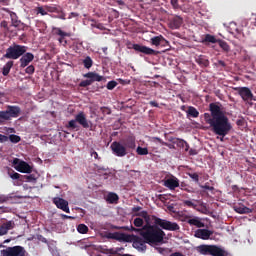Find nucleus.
Wrapping results in <instances>:
<instances>
[{"instance_id":"nucleus-1","label":"nucleus","mask_w":256,"mask_h":256,"mask_svg":"<svg viewBox=\"0 0 256 256\" xmlns=\"http://www.w3.org/2000/svg\"><path fill=\"white\" fill-rule=\"evenodd\" d=\"M142 237V238H141ZM141 237L134 234L109 233L108 239H115L124 243H133L132 246L138 251H147L148 245H161L165 239V232L158 225L145 224L141 230Z\"/></svg>"},{"instance_id":"nucleus-2","label":"nucleus","mask_w":256,"mask_h":256,"mask_svg":"<svg viewBox=\"0 0 256 256\" xmlns=\"http://www.w3.org/2000/svg\"><path fill=\"white\" fill-rule=\"evenodd\" d=\"M209 113H204V121L207 125H210L213 133L219 135V137H226L231 133L233 126L229 121V117L225 115V112L221 109V106L217 103L209 104Z\"/></svg>"},{"instance_id":"nucleus-3","label":"nucleus","mask_w":256,"mask_h":256,"mask_svg":"<svg viewBox=\"0 0 256 256\" xmlns=\"http://www.w3.org/2000/svg\"><path fill=\"white\" fill-rule=\"evenodd\" d=\"M137 147V143L135 142V136L129 135L121 142L114 141L110 145V149L116 157H125L128 155L129 151H133Z\"/></svg>"},{"instance_id":"nucleus-4","label":"nucleus","mask_w":256,"mask_h":256,"mask_svg":"<svg viewBox=\"0 0 256 256\" xmlns=\"http://www.w3.org/2000/svg\"><path fill=\"white\" fill-rule=\"evenodd\" d=\"M77 123H79L83 129H89V127H91V121L87 120V116L83 111L76 114L75 119L70 120L66 127L72 131H79V125H77Z\"/></svg>"},{"instance_id":"nucleus-5","label":"nucleus","mask_w":256,"mask_h":256,"mask_svg":"<svg viewBox=\"0 0 256 256\" xmlns=\"http://www.w3.org/2000/svg\"><path fill=\"white\" fill-rule=\"evenodd\" d=\"M27 53V46L14 44L6 49V53L4 54L5 59L17 60L20 57H23Z\"/></svg>"},{"instance_id":"nucleus-6","label":"nucleus","mask_w":256,"mask_h":256,"mask_svg":"<svg viewBox=\"0 0 256 256\" xmlns=\"http://www.w3.org/2000/svg\"><path fill=\"white\" fill-rule=\"evenodd\" d=\"M5 111H0V124L3 121H11L17 119L21 115V107L8 105Z\"/></svg>"},{"instance_id":"nucleus-7","label":"nucleus","mask_w":256,"mask_h":256,"mask_svg":"<svg viewBox=\"0 0 256 256\" xmlns=\"http://www.w3.org/2000/svg\"><path fill=\"white\" fill-rule=\"evenodd\" d=\"M154 219V225L161 227V229H164L165 231H179V229H181V227H179V224H177L176 222H171L169 220L161 219L159 217H156Z\"/></svg>"},{"instance_id":"nucleus-8","label":"nucleus","mask_w":256,"mask_h":256,"mask_svg":"<svg viewBox=\"0 0 256 256\" xmlns=\"http://www.w3.org/2000/svg\"><path fill=\"white\" fill-rule=\"evenodd\" d=\"M2 256H27V250L23 246L7 247L0 251Z\"/></svg>"},{"instance_id":"nucleus-9","label":"nucleus","mask_w":256,"mask_h":256,"mask_svg":"<svg viewBox=\"0 0 256 256\" xmlns=\"http://www.w3.org/2000/svg\"><path fill=\"white\" fill-rule=\"evenodd\" d=\"M128 49H134L137 53H143L144 55H159V51L153 50V48L143 46L141 44H129Z\"/></svg>"},{"instance_id":"nucleus-10","label":"nucleus","mask_w":256,"mask_h":256,"mask_svg":"<svg viewBox=\"0 0 256 256\" xmlns=\"http://www.w3.org/2000/svg\"><path fill=\"white\" fill-rule=\"evenodd\" d=\"M201 251L204 254L213 256H225V251L217 246L203 245L201 246Z\"/></svg>"},{"instance_id":"nucleus-11","label":"nucleus","mask_w":256,"mask_h":256,"mask_svg":"<svg viewBox=\"0 0 256 256\" xmlns=\"http://www.w3.org/2000/svg\"><path fill=\"white\" fill-rule=\"evenodd\" d=\"M52 203L56 205L57 209H61L64 213H71L69 209V202L61 197H54Z\"/></svg>"},{"instance_id":"nucleus-12","label":"nucleus","mask_w":256,"mask_h":256,"mask_svg":"<svg viewBox=\"0 0 256 256\" xmlns=\"http://www.w3.org/2000/svg\"><path fill=\"white\" fill-rule=\"evenodd\" d=\"M213 235V231L209 229H197L194 233V237L197 239H202L203 241H207Z\"/></svg>"},{"instance_id":"nucleus-13","label":"nucleus","mask_w":256,"mask_h":256,"mask_svg":"<svg viewBox=\"0 0 256 256\" xmlns=\"http://www.w3.org/2000/svg\"><path fill=\"white\" fill-rule=\"evenodd\" d=\"M236 91H238L243 101H251L253 99V92L247 87L236 88Z\"/></svg>"},{"instance_id":"nucleus-14","label":"nucleus","mask_w":256,"mask_h":256,"mask_svg":"<svg viewBox=\"0 0 256 256\" xmlns=\"http://www.w3.org/2000/svg\"><path fill=\"white\" fill-rule=\"evenodd\" d=\"M20 67L21 69H25V67H28L29 63L35 59V55L31 52H25L22 56H20Z\"/></svg>"},{"instance_id":"nucleus-15","label":"nucleus","mask_w":256,"mask_h":256,"mask_svg":"<svg viewBox=\"0 0 256 256\" xmlns=\"http://www.w3.org/2000/svg\"><path fill=\"white\" fill-rule=\"evenodd\" d=\"M11 229H15V221L10 220L0 224V237L7 235Z\"/></svg>"},{"instance_id":"nucleus-16","label":"nucleus","mask_w":256,"mask_h":256,"mask_svg":"<svg viewBox=\"0 0 256 256\" xmlns=\"http://www.w3.org/2000/svg\"><path fill=\"white\" fill-rule=\"evenodd\" d=\"M83 77H85V79H89L92 85L93 83H95V81L100 83V81H103L105 79L103 76L97 74V72H88L84 74Z\"/></svg>"},{"instance_id":"nucleus-17","label":"nucleus","mask_w":256,"mask_h":256,"mask_svg":"<svg viewBox=\"0 0 256 256\" xmlns=\"http://www.w3.org/2000/svg\"><path fill=\"white\" fill-rule=\"evenodd\" d=\"M136 215H137V217H142V219H144L146 225H150L153 222L155 223V218H157V216H155V215H149V213L145 210L139 212Z\"/></svg>"},{"instance_id":"nucleus-18","label":"nucleus","mask_w":256,"mask_h":256,"mask_svg":"<svg viewBox=\"0 0 256 256\" xmlns=\"http://www.w3.org/2000/svg\"><path fill=\"white\" fill-rule=\"evenodd\" d=\"M164 185L170 189V191H175L177 187H179V179L173 177V178H168L167 180L164 181Z\"/></svg>"},{"instance_id":"nucleus-19","label":"nucleus","mask_w":256,"mask_h":256,"mask_svg":"<svg viewBox=\"0 0 256 256\" xmlns=\"http://www.w3.org/2000/svg\"><path fill=\"white\" fill-rule=\"evenodd\" d=\"M16 170L19 171V173H31L33 168L29 165V163L20 161L16 167Z\"/></svg>"},{"instance_id":"nucleus-20","label":"nucleus","mask_w":256,"mask_h":256,"mask_svg":"<svg viewBox=\"0 0 256 256\" xmlns=\"http://www.w3.org/2000/svg\"><path fill=\"white\" fill-rule=\"evenodd\" d=\"M183 25V18L180 16H174L169 20V27L170 29H179Z\"/></svg>"},{"instance_id":"nucleus-21","label":"nucleus","mask_w":256,"mask_h":256,"mask_svg":"<svg viewBox=\"0 0 256 256\" xmlns=\"http://www.w3.org/2000/svg\"><path fill=\"white\" fill-rule=\"evenodd\" d=\"M233 209L236 213H239V215H249V213H253V209L244 205H234Z\"/></svg>"},{"instance_id":"nucleus-22","label":"nucleus","mask_w":256,"mask_h":256,"mask_svg":"<svg viewBox=\"0 0 256 256\" xmlns=\"http://www.w3.org/2000/svg\"><path fill=\"white\" fill-rule=\"evenodd\" d=\"M55 34L60 36L58 38L59 43H61L62 45H67V41L65 40V38L70 36L69 33L61 30V28H55Z\"/></svg>"},{"instance_id":"nucleus-23","label":"nucleus","mask_w":256,"mask_h":256,"mask_svg":"<svg viewBox=\"0 0 256 256\" xmlns=\"http://www.w3.org/2000/svg\"><path fill=\"white\" fill-rule=\"evenodd\" d=\"M9 13H10V19H11L10 27H20L21 25H23L21 20H19L17 13L11 12V11H9Z\"/></svg>"},{"instance_id":"nucleus-24","label":"nucleus","mask_w":256,"mask_h":256,"mask_svg":"<svg viewBox=\"0 0 256 256\" xmlns=\"http://www.w3.org/2000/svg\"><path fill=\"white\" fill-rule=\"evenodd\" d=\"M187 223L188 225H193L194 227H198V229L205 227V223H203L199 217L188 219Z\"/></svg>"},{"instance_id":"nucleus-25","label":"nucleus","mask_w":256,"mask_h":256,"mask_svg":"<svg viewBox=\"0 0 256 256\" xmlns=\"http://www.w3.org/2000/svg\"><path fill=\"white\" fill-rule=\"evenodd\" d=\"M195 61L200 67H209V59L204 55L197 56Z\"/></svg>"},{"instance_id":"nucleus-26","label":"nucleus","mask_w":256,"mask_h":256,"mask_svg":"<svg viewBox=\"0 0 256 256\" xmlns=\"http://www.w3.org/2000/svg\"><path fill=\"white\" fill-rule=\"evenodd\" d=\"M186 114L188 119L189 117H193V119H197V117H199V110H197V108L193 106H189L188 110L186 111Z\"/></svg>"},{"instance_id":"nucleus-27","label":"nucleus","mask_w":256,"mask_h":256,"mask_svg":"<svg viewBox=\"0 0 256 256\" xmlns=\"http://www.w3.org/2000/svg\"><path fill=\"white\" fill-rule=\"evenodd\" d=\"M150 41H151V45H155V47H159V45H161L163 41H167V40H165V38L162 35H159V36L152 37Z\"/></svg>"},{"instance_id":"nucleus-28","label":"nucleus","mask_w":256,"mask_h":256,"mask_svg":"<svg viewBox=\"0 0 256 256\" xmlns=\"http://www.w3.org/2000/svg\"><path fill=\"white\" fill-rule=\"evenodd\" d=\"M20 181H24L25 183H35L37 178L35 177V174L24 175L21 176Z\"/></svg>"},{"instance_id":"nucleus-29","label":"nucleus","mask_w":256,"mask_h":256,"mask_svg":"<svg viewBox=\"0 0 256 256\" xmlns=\"http://www.w3.org/2000/svg\"><path fill=\"white\" fill-rule=\"evenodd\" d=\"M12 67H13V61H8L2 69V75H4V77H7V75H9V73L11 72Z\"/></svg>"},{"instance_id":"nucleus-30","label":"nucleus","mask_w":256,"mask_h":256,"mask_svg":"<svg viewBox=\"0 0 256 256\" xmlns=\"http://www.w3.org/2000/svg\"><path fill=\"white\" fill-rule=\"evenodd\" d=\"M218 45H219V47L222 48L224 53H229V51H231V46H229V44L224 40L219 39L218 40Z\"/></svg>"},{"instance_id":"nucleus-31","label":"nucleus","mask_w":256,"mask_h":256,"mask_svg":"<svg viewBox=\"0 0 256 256\" xmlns=\"http://www.w3.org/2000/svg\"><path fill=\"white\" fill-rule=\"evenodd\" d=\"M0 27L3 29L4 33H13V30H11L12 26H9V22H7V20H3L0 23Z\"/></svg>"},{"instance_id":"nucleus-32","label":"nucleus","mask_w":256,"mask_h":256,"mask_svg":"<svg viewBox=\"0 0 256 256\" xmlns=\"http://www.w3.org/2000/svg\"><path fill=\"white\" fill-rule=\"evenodd\" d=\"M82 63L85 69H91L93 67V59H91V56L85 57Z\"/></svg>"},{"instance_id":"nucleus-33","label":"nucleus","mask_w":256,"mask_h":256,"mask_svg":"<svg viewBox=\"0 0 256 256\" xmlns=\"http://www.w3.org/2000/svg\"><path fill=\"white\" fill-rule=\"evenodd\" d=\"M77 231L78 233H81V235H87V233H89V227L85 224H79L77 226Z\"/></svg>"},{"instance_id":"nucleus-34","label":"nucleus","mask_w":256,"mask_h":256,"mask_svg":"<svg viewBox=\"0 0 256 256\" xmlns=\"http://www.w3.org/2000/svg\"><path fill=\"white\" fill-rule=\"evenodd\" d=\"M205 43H218L219 39L215 38V36L211 34H206L204 38Z\"/></svg>"},{"instance_id":"nucleus-35","label":"nucleus","mask_w":256,"mask_h":256,"mask_svg":"<svg viewBox=\"0 0 256 256\" xmlns=\"http://www.w3.org/2000/svg\"><path fill=\"white\" fill-rule=\"evenodd\" d=\"M107 201H109V203H116V201H119V196L113 192H110L107 196Z\"/></svg>"},{"instance_id":"nucleus-36","label":"nucleus","mask_w":256,"mask_h":256,"mask_svg":"<svg viewBox=\"0 0 256 256\" xmlns=\"http://www.w3.org/2000/svg\"><path fill=\"white\" fill-rule=\"evenodd\" d=\"M137 155H149V149L138 146L136 149Z\"/></svg>"},{"instance_id":"nucleus-37","label":"nucleus","mask_w":256,"mask_h":256,"mask_svg":"<svg viewBox=\"0 0 256 256\" xmlns=\"http://www.w3.org/2000/svg\"><path fill=\"white\" fill-rule=\"evenodd\" d=\"M9 141L11 143H19L21 141V136L19 135H15V134H11L9 137H8Z\"/></svg>"},{"instance_id":"nucleus-38","label":"nucleus","mask_w":256,"mask_h":256,"mask_svg":"<svg viewBox=\"0 0 256 256\" xmlns=\"http://www.w3.org/2000/svg\"><path fill=\"white\" fill-rule=\"evenodd\" d=\"M45 9L48 13H59L60 12L59 8L55 5L45 6Z\"/></svg>"},{"instance_id":"nucleus-39","label":"nucleus","mask_w":256,"mask_h":256,"mask_svg":"<svg viewBox=\"0 0 256 256\" xmlns=\"http://www.w3.org/2000/svg\"><path fill=\"white\" fill-rule=\"evenodd\" d=\"M175 145H177V147H180V149H185V145H187V141L178 138L176 139Z\"/></svg>"},{"instance_id":"nucleus-40","label":"nucleus","mask_w":256,"mask_h":256,"mask_svg":"<svg viewBox=\"0 0 256 256\" xmlns=\"http://www.w3.org/2000/svg\"><path fill=\"white\" fill-rule=\"evenodd\" d=\"M25 73H27V75H33V73H35V66L29 65L26 67Z\"/></svg>"},{"instance_id":"nucleus-41","label":"nucleus","mask_w":256,"mask_h":256,"mask_svg":"<svg viewBox=\"0 0 256 256\" xmlns=\"http://www.w3.org/2000/svg\"><path fill=\"white\" fill-rule=\"evenodd\" d=\"M143 218H135L134 219V225L135 227H143Z\"/></svg>"},{"instance_id":"nucleus-42","label":"nucleus","mask_w":256,"mask_h":256,"mask_svg":"<svg viewBox=\"0 0 256 256\" xmlns=\"http://www.w3.org/2000/svg\"><path fill=\"white\" fill-rule=\"evenodd\" d=\"M117 85V82L115 80L109 81L107 83V89L108 91H113V88Z\"/></svg>"},{"instance_id":"nucleus-43","label":"nucleus","mask_w":256,"mask_h":256,"mask_svg":"<svg viewBox=\"0 0 256 256\" xmlns=\"http://www.w3.org/2000/svg\"><path fill=\"white\" fill-rule=\"evenodd\" d=\"M188 177H190V179H193V181H195V183H199V174L188 173Z\"/></svg>"},{"instance_id":"nucleus-44","label":"nucleus","mask_w":256,"mask_h":256,"mask_svg":"<svg viewBox=\"0 0 256 256\" xmlns=\"http://www.w3.org/2000/svg\"><path fill=\"white\" fill-rule=\"evenodd\" d=\"M183 204H184L186 207H192L193 209H195V207H197V205H195V203H193V202L190 201V200H184V201H183Z\"/></svg>"},{"instance_id":"nucleus-45","label":"nucleus","mask_w":256,"mask_h":256,"mask_svg":"<svg viewBox=\"0 0 256 256\" xmlns=\"http://www.w3.org/2000/svg\"><path fill=\"white\" fill-rule=\"evenodd\" d=\"M126 229H127L128 231H135V233H139L140 236H141V231H143V228H135V227H133V226H130V228H129V227H126Z\"/></svg>"},{"instance_id":"nucleus-46","label":"nucleus","mask_w":256,"mask_h":256,"mask_svg":"<svg viewBox=\"0 0 256 256\" xmlns=\"http://www.w3.org/2000/svg\"><path fill=\"white\" fill-rule=\"evenodd\" d=\"M91 84V81L88 79V80H83L79 83V87H89Z\"/></svg>"},{"instance_id":"nucleus-47","label":"nucleus","mask_w":256,"mask_h":256,"mask_svg":"<svg viewBox=\"0 0 256 256\" xmlns=\"http://www.w3.org/2000/svg\"><path fill=\"white\" fill-rule=\"evenodd\" d=\"M11 179H20L21 180V177H23V175L17 173V172H12L9 174Z\"/></svg>"},{"instance_id":"nucleus-48","label":"nucleus","mask_w":256,"mask_h":256,"mask_svg":"<svg viewBox=\"0 0 256 256\" xmlns=\"http://www.w3.org/2000/svg\"><path fill=\"white\" fill-rule=\"evenodd\" d=\"M170 3L173 7V9H180L181 6H179V0H170Z\"/></svg>"},{"instance_id":"nucleus-49","label":"nucleus","mask_w":256,"mask_h":256,"mask_svg":"<svg viewBox=\"0 0 256 256\" xmlns=\"http://www.w3.org/2000/svg\"><path fill=\"white\" fill-rule=\"evenodd\" d=\"M201 188L206 189L207 191H215V187L209 186L208 183H206L205 185H202Z\"/></svg>"},{"instance_id":"nucleus-50","label":"nucleus","mask_w":256,"mask_h":256,"mask_svg":"<svg viewBox=\"0 0 256 256\" xmlns=\"http://www.w3.org/2000/svg\"><path fill=\"white\" fill-rule=\"evenodd\" d=\"M9 141V136L0 134V143H7Z\"/></svg>"},{"instance_id":"nucleus-51","label":"nucleus","mask_w":256,"mask_h":256,"mask_svg":"<svg viewBox=\"0 0 256 256\" xmlns=\"http://www.w3.org/2000/svg\"><path fill=\"white\" fill-rule=\"evenodd\" d=\"M37 13H40V15H42V16L47 15V11H45V9L43 7H38Z\"/></svg>"},{"instance_id":"nucleus-52","label":"nucleus","mask_w":256,"mask_h":256,"mask_svg":"<svg viewBox=\"0 0 256 256\" xmlns=\"http://www.w3.org/2000/svg\"><path fill=\"white\" fill-rule=\"evenodd\" d=\"M90 155L91 157H94V159H101V157H99V154L93 149L91 150Z\"/></svg>"},{"instance_id":"nucleus-53","label":"nucleus","mask_w":256,"mask_h":256,"mask_svg":"<svg viewBox=\"0 0 256 256\" xmlns=\"http://www.w3.org/2000/svg\"><path fill=\"white\" fill-rule=\"evenodd\" d=\"M236 125H238V127H243V125H245V118L238 119Z\"/></svg>"},{"instance_id":"nucleus-54","label":"nucleus","mask_w":256,"mask_h":256,"mask_svg":"<svg viewBox=\"0 0 256 256\" xmlns=\"http://www.w3.org/2000/svg\"><path fill=\"white\" fill-rule=\"evenodd\" d=\"M118 83H120V85H129V83H131V81L130 80H123L122 78H119Z\"/></svg>"},{"instance_id":"nucleus-55","label":"nucleus","mask_w":256,"mask_h":256,"mask_svg":"<svg viewBox=\"0 0 256 256\" xmlns=\"http://www.w3.org/2000/svg\"><path fill=\"white\" fill-rule=\"evenodd\" d=\"M7 201H9V197L0 195V203H7Z\"/></svg>"},{"instance_id":"nucleus-56","label":"nucleus","mask_w":256,"mask_h":256,"mask_svg":"<svg viewBox=\"0 0 256 256\" xmlns=\"http://www.w3.org/2000/svg\"><path fill=\"white\" fill-rule=\"evenodd\" d=\"M152 141H158V143H160V145H163L165 143V141H163L161 138L159 137H152Z\"/></svg>"},{"instance_id":"nucleus-57","label":"nucleus","mask_w":256,"mask_h":256,"mask_svg":"<svg viewBox=\"0 0 256 256\" xmlns=\"http://www.w3.org/2000/svg\"><path fill=\"white\" fill-rule=\"evenodd\" d=\"M167 139L170 143H173V145H175V143H177V139H179V138H175V137L171 136V137H168Z\"/></svg>"},{"instance_id":"nucleus-58","label":"nucleus","mask_w":256,"mask_h":256,"mask_svg":"<svg viewBox=\"0 0 256 256\" xmlns=\"http://www.w3.org/2000/svg\"><path fill=\"white\" fill-rule=\"evenodd\" d=\"M162 145H165V147H168L169 149H175V144L164 142Z\"/></svg>"},{"instance_id":"nucleus-59","label":"nucleus","mask_w":256,"mask_h":256,"mask_svg":"<svg viewBox=\"0 0 256 256\" xmlns=\"http://www.w3.org/2000/svg\"><path fill=\"white\" fill-rule=\"evenodd\" d=\"M149 105H150L151 107H159V103H157V101H150V102H149Z\"/></svg>"},{"instance_id":"nucleus-60","label":"nucleus","mask_w":256,"mask_h":256,"mask_svg":"<svg viewBox=\"0 0 256 256\" xmlns=\"http://www.w3.org/2000/svg\"><path fill=\"white\" fill-rule=\"evenodd\" d=\"M73 17H79V14L77 12L70 13L68 19H73Z\"/></svg>"},{"instance_id":"nucleus-61","label":"nucleus","mask_w":256,"mask_h":256,"mask_svg":"<svg viewBox=\"0 0 256 256\" xmlns=\"http://www.w3.org/2000/svg\"><path fill=\"white\" fill-rule=\"evenodd\" d=\"M59 13H61V14H60V16H59L58 18H59V19H62L63 21H65V19H66L65 13H64L63 11H61V10H60Z\"/></svg>"},{"instance_id":"nucleus-62","label":"nucleus","mask_w":256,"mask_h":256,"mask_svg":"<svg viewBox=\"0 0 256 256\" xmlns=\"http://www.w3.org/2000/svg\"><path fill=\"white\" fill-rule=\"evenodd\" d=\"M197 153H198V152H197L196 149H190V150H189V155H192V156H193V155H197Z\"/></svg>"},{"instance_id":"nucleus-63","label":"nucleus","mask_w":256,"mask_h":256,"mask_svg":"<svg viewBox=\"0 0 256 256\" xmlns=\"http://www.w3.org/2000/svg\"><path fill=\"white\" fill-rule=\"evenodd\" d=\"M141 209L140 206H136L132 209L133 213H139V210Z\"/></svg>"},{"instance_id":"nucleus-64","label":"nucleus","mask_w":256,"mask_h":256,"mask_svg":"<svg viewBox=\"0 0 256 256\" xmlns=\"http://www.w3.org/2000/svg\"><path fill=\"white\" fill-rule=\"evenodd\" d=\"M1 5H9V0H0Z\"/></svg>"}]
</instances>
